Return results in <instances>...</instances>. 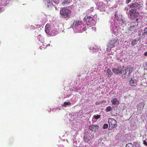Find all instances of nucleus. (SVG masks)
Listing matches in <instances>:
<instances>
[{
	"instance_id": "c756f323",
	"label": "nucleus",
	"mask_w": 147,
	"mask_h": 147,
	"mask_svg": "<svg viewBox=\"0 0 147 147\" xmlns=\"http://www.w3.org/2000/svg\"><path fill=\"white\" fill-rule=\"evenodd\" d=\"M100 104H101V103H100V101H97L95 103V104L96 105H98Z\"/></svg>"
},
{
	"instance_id": "6e6552de",
	"label": "nucleus",
	"mask_w": 147,
	"mask_h": 147,
	"mask_svg": "<svg viewBox=\"0 0 147 147\" xmlns=\"http://www.w3.org/2000/svg\"><path fill=\"white\" fill-rule=\"evenodd\" d=\"M82 21L76 20L74 21L73 24V27L74 28H77L80 26L79 28H80L82 26Z\"/></svg>"
},
{
	"instance_id": "c85d7f7f",
	"label": "nucleus",
	"mask_w": 147,
	"mask_h": 147,
	"mask_svg": "<svg viewBox=\"0 0 147 147\" xmlns=\"http://www.w3.org/2000/svg\"><path fill=\"white\" fill-rule=\"evenodd\" d=\"M131 0H126V3L127 4H128L129 3L131 2Z\"/></svg>"
},
{
	"instance_id": "423d86ee",
	"label": "nucleus",
	"mask_w": 147,
	"mask_h": 147,
	"mask_svg": "<svg viewBox=\"0 0 147 147\" xmlns=\"http://www.w3.org/2000/svg\"><path fill=\"white\" fill-rule=\"evenodd\" d=\"M138 22H132L130 23L128 30L131 32H134L138 27Z\"/></svg>"
},
{
	"instance_id": "f8f14e48",
	"label": "nucleus",
	"mask_w": 147,
	"mask_h": 147,
	"mask_svg": "<svg viewBox=\"0 0 147 147\" xmlns=\"http://www.w3.org/2000/svg\"><path fill=\"white\" fill-rule=\"evenodd\" d=\"M130 8H140V5L138 3L135 2L129 5Z\"/></svg>"
},
{
	"instance_id": "4be33fe9",
	"label": "nucleus",
	"mask_w": 147,
	"mask_h": 147,
	"mask_svg": "<svg viewBox=\"0 0 147 147\" xmlns=\"http://www.w3.org/2000/svg\"><path fill=\"white\" fill-rule=\"evenodd\" d=\"M100 115H94L93 116V117L94 119H98L100 117Z\"/></svg>"
},
{
	"instance_id": "39448f33",
	"label": "nucleus",
	"mask_w": 147,
	"mask_h": 147,
	"mask_svg": "<svg viewBox=\"0 0 147 147\" xmlns=\"http://www.w3.org/2000/svg\"><path fill=\"white\" fill-rule=\"evenodd\" d=\"M108 123L109 124V129L110 130L115 128L117 126V123L116 121L114 119L112 118H110L108 120Z\"/></svg>"
},
{
	"instance_id": "f03ea898",
	"label": "nucleus",
	"mask_w": 147,
	"mask_h": 147,
	"mask_svg": "<svg viewBox=\"0 0 147 147\" xmlns=\"http://www.w3.org/2000/svg\"><path fill=\"white\" fill-rule=\"evenodd\" d=\"M119 41L117 39H114L110 40L107 44V51L111 50V49L117 46L119 44Z\"/></svg>"
},
{
	"instance_id": "0eeeda50",
	"label": "nucleus",
	"mask_w": 147,
	"mask_h": 147,
	"mask_svg": "<svg viewBox=\"0 0 147 147\" xmlns=\"http://www.w3.org/2000/svg\"><path fill=\"white\" fill-rule=\"evenodd\" d=\"M94 136L89 132H86L84 135V142L88 143V141L94 138Z\"/></svg>"
},
{
	"instance_id": "4468645a",
	"label": "nucleus",
	"mask_w": 147,
	"mask_h": 147,
	"mask_svg": "<svg viewBox=\"0 0 147 147\" xmlns=\"http://www.w3.org/2000/svg\"><path fill=\"white\" fill-rule=\"evenodd\" d=\"M130 85L133 86H136L137 85V82L136 80L131 78L129 80Z\"/></svg>"
},
{
	"instance_id": "9b49d317",
	"label": "nucleus",
	"mask_w": 147,
	"mask_h": 147,
	"mask_svg": "<svg viewBox=\"0 0 147 147\" xmlns=\"http://www.w3.org/2000/svg\"><path fill=\"white\" fill-rule=\"evenodd\" d=\"M50 25L49 24H47L45 27V32L49 35H50Z\"/></svg>"
},
{
	"instance_id": "2f4dec72",
	"label": "nucleus",
	"mask_w": 147,
	"mask_h": 147,
	"mask_svg": "<svg viewBox=\"0 0 147 147\" xmlns=\"http://www.w3.org/2000/svg\"><path fill=\"white\" fill-rule=\"evenodd\" d=\"M138 18H137L136 19V22H138Z\"/></svg>"
},
{
	"instance_id": "7ed1b4c3",
	"label": "nucleus",
	"mask_w": 147,
	"mask_h": 147,
	"mask_svg": "<svg viewBox=\"0 0 147 147\" xmlns=\"http://www.w3.org/2000/svg\"><path fill=\"white\" fill-rule=\"evenodd\" d=\"M133 69V67L131 65H129L125 67L122 76L123 78L124 79L128 78L131 75Z\"/></svg>"
},
{
	"instance_id": "1a4fd4ad",
	"label": "nucleus",
	"mask_w": 147,
	"mask_h": 147,
	"mask_svg": "<svg viewBox=\"0 0 147 147\" xmlns=\"http://www.w3.org/2000/svg\"><path fill=\"white\" fill-rule=\"evenodd\" d=\"M84 20L85 21L87 25H90L91 21L92 20V18L90 16H85Z\"/></svg>"
},
{
	"instance_id": "f257e3e1",
	"label": "nucleus",
	"mask_w": 147,
	"mask_h": 147,
	"mask_svg": "<svg viewBox=\"0 0 147 147\" xmlns=\"http://www.w3.org/2000/svg\"><path fill=\"white\" fill-rule=\"evenodd\" d=\"M71 13V11L66 7L61 8L60 14L64 18H69Z\"/></svg>"
},
{
	"instance_id": "473e14b6",
	"label": "nucleus",
	"mask_w": 147,
	"mask_h": 147,
	"mask_svg": "<svg viewBox=\"0 0 147 147\" xmlns=\"http://www.w3.org/2000/svg\"><path fill=\"white\" fill-rule=\"evenodd\" d=\"M47 47L49 46H50V44H48V45H47Z\"/></svg>"
},
{
	"instance_id": "72a5a7b5",
	"label": "nucleus",
	"mask_w": 147,
	"mask_h": 147,
	"mask_svg": "<svg viewBox=\"0 0 147 147\" xmlns=\"http://www.w3.org/2000/svg\"><path fill=\"white\" fill-rule=\"evenodd\" d=\"M83 27L82 28V30H83L84 28V25H83Z\"/></svg>"
},
{
	"instance_id": "aec40b11",
	"label": "nucleus",
	"mask_w": 147,
	"mask_h": 147,
	"mask_svg": "<svg viewBox=\"0 0 147 147\" xmlns=\"http://www.w3.org/2000/svg\"><path fill=\"white\" fill-rule=\"evenodd\" d=\"M45 2L48 7H49L50 6H51L52 5V3L50 2V0H47V1Z\"/></svg>"
},
{
	"instance_id": "5701e85b",
	"label": "nucleus",
	"mask_w": 147,
	"mask_h": 147,
	"mask_svg": "<svg viewBox=\"0 0 147 147\" xmlns=\"http://www.w3.org/2000/svg\"><path fill=\"white\" fill-rule=\"evenodd\" d=\"M134 145L131 143H128L126 146V147H133Z\"/></svg>"
},
{
	"instance_id": "412c9836",
	"label": "nucleus",
	"mask_w": 147,
	"mask_h": 147,
	"mask_svg": "<svg viewBox=\"0 0 147 147\" xmlns=\"http://www.w3.org/2000/svg\"><path fill=\"white\" fill-rule=\"evenodd\" d=\"M112 109V108L111 107L108 106L106 108V111L107 112H108L111 111Z\"/></svg>"
},
{
	"instance_id": "b1692460",
	"label": "nucleus",
	"mask_w": 147,
	"mask_h": 147,
	"mask_svg": "<svg viewBox=\"0 0 147 147\" xmlns=\"http://www.w3.org/2000/svg\"><path fill=\"white\" fill-rule=\"evenodd\" d=\"M108 127V124L106 123V124H104V125H103V128L104 129H105L107 128Z\"/></svg>"
},
{
	"instance_id": "bb28decb",
	"label": "nucleus",
	"mask_w": 147,
	"mask_h": 147,
	"mask_svg": "<svg viewBox=\"0 0 147 147\" xmlns=\"http://www.w3.org/2000/svg\"><path fill=\"white\" fill-rule=\"evenodd\" d=\"M144 33L146 34H147V27L144 28Z\"/></svg>"
},
{
	"instance_id": "393cba45",
	"label": "nucleus",
	"mask_w": 147,
	"mask_h": 147,
	"mask_svg": "<svg viewBox=\"0 0 147 147\" xmlns=\"http://www.w3.org/2000/svg\"><path fill=\"white\" fill-rule=\"evenodd\" d=\"M143 143L146 146H147V139L143 140Z\"/></svg>"
},
{
	"instance_id": "a878e982",
	"label": "nucleus",
	"mask_w": 147,
	"mask_h": 147,
	"mask_svg": "<svg viewBox=\"0 0 147 147\" xmlns=\"http://www.w3.org/2000/svg\"><path fill=\"white\" fill-rule=\"evenodd\" d=\"M63 104L65 105H70L71 104L70 102H64L63 103Z\"/></svg>"
},
{
	"instance_id": "7c9ffc66",
	"label": "nucleus",
	"mask_w": 147,
	"mask_h": 147,
	"mask_svg": "<svg viewBox=\"0 0 147 147\" xmlns=\"http://www.w3.org/2000/svg\"><path fill=\"white\" fill-rule=\"evenodd\" d=\"M144 55L145 56H147V51L144 53Z\"/></svg>"
},
{
	"instance_id": "2eb2a0df",
	"label": "nucleus",
	"mask_w": 147,
	"mask_h": 147,
	"mask_svg": "<svg viewBox=\"0 0 147 147\" xmlns=\"http://www.w3.org/2000/svg\"><path fill=\"white\" fill-rule=\"evenodd\" d=\"M145 104L144 102H141L138 104L137 106V109L138 110H142L143 109Z\"/></svg>"
},
{
	"instance_id": "9d476101",
	"label": "nucleus",
	"mask_w": 147,
	"mask_h": 147,
	"mask_svg": "<svg viewBox=\"0 0 147 147\" xmlns=\"http://www.w3.org/2000/svg\"><path fill=\"white\" fill-rule=\"evenodd\" d=\"M112 70L113 72L116 74H120L122 72V70L121 68H113Z\"/></svg>"
},
{
	"instance_id": "cd10ccee",
	"label": "nucleus",
	"mask_w": 147,
	"mask_h": 147,
	"mask_svg": "<svg viewBox=\"0 0 147 147\" xmlns=\"http://www.w3.org/2000/svg\"><path fill=\"white\" fill-rule=\"evenodd\" d=\"M101 104H102L103 103H105L106 102V101L105 100H103L102 101H100Z\"/></svg>"
},
{
	"instance_id": "a211bd4d",
	"label": "nucleus",
	"mask_w": 147,
	"mask_h": 147,
	"mask_svg": "<svg viewBox=\"0 0 147 147\" xmlns=\"http://www.w3.org/2000/svg\"><path fill=\"white\" fill-rule=\"evenodd\" d=\"M69 3L68 0H64V1L62 2V4L63 6L69 4Z\"/></svg>"
},
{
	"instance_id": "ddd939ff",
	"label": "nucleus",
	"mask_w": 147,
	"mask_h": 147,
	"mask_svg": "<svg viewBox=\"0 0 147 147\" xmlns=\"http://www.w3.org/2000/svg\"><path fill=\"white\" fill-rule=\"evenodd\" d=\"M98 126L96 125H90L89 127V129L90 130L94 131L98 129Z\"/></svg>"
},
{
	"instance_id": "20e7f679",
	"label": "nucleus",
	"mask_w": 147,
	"mask_h": 147,
	"mask_svg": "<svg viewBox=\"0 0 147 147\" xmlns=\"http://www.w3.org/2000/svg\"><path fill=\"white\" fill-rule=\"evenodd\" d=\"M139 13L136 12V9L135 8L131 9L129 11L128 16L130 19H135L137 18Z\"/></svg>"
},
{
	"instance_id": "6ab92c4d",
	"label": "nucleus",
	"mask_w": 147,
	"mask_h": 147,
	"mask_svg": "<svg viewBox=\"0 0 147 147\" xmlns=\"http://www.w3.org/2000/svg\"><path fill=\"white\" fill-rule=\"evenodd\" d=\"M137 40L136 39L133 40L131 42V45L132 46H134L137 44Z\"/></svg>"
},
{
	"instance_id": "dca6fc26",
	"label": "nucleus",
	"mask_w": 147,
	"mask_h": 147,
	"mask_svg": "<svg viewBox=\"0 0 147 147\" xmlns=\"http://www.w3.org/2000/svg\"><path fill=\"white\" fill-rule=\"evenodd\" d=\"M112 104L113 105H118L119 104V100L117 98H114L111 100Z\"/></svg>"
},
{
	"instance_id": "f3484780",
	"label": "nucleus",
	"mask_w": 147,
	"mask_h": 147,
	"mask_svg": "<svg viewBox=\"0 0 147 147\" xmlns=\"http://www.w3.org/2000/svg\"><path fill=\"white\" fill-rule=\"evenodd\" d=\"M107 72L108 74V76L109 77H111L113 74L111 70L109 69H108Z\"/></svg>"
}]
</instances>
